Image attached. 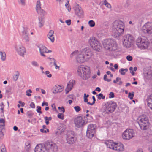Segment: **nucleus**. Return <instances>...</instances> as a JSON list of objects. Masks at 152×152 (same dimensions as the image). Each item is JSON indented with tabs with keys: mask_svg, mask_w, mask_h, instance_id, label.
Listing matches in <instances>:
<instances>
[{
	"mask_svg": "<svg viewBox=\"0 0 152 152\" xmlns=\"http://www.w3.org/2000/svg\"><path fill=\"white\" fill-rule=\"evenodd\" d=\"M77 73L81 78L86 80L90 77V69L88 66L81 65L77 69Z\"/></svg>",
	"mask_w": 152,
	"mask_h": 152,
	"instance_id": "7ed1b4c3",
	"label": "nucleus"
},
{
	"mask_svg": "<svg viewBox=\"0 0 152 152\" xmlns=\"http://www.w3.org/2000/svg\"><path fill=\"white\" fill-rule=\"evenodd\" d=\"M44 147L47 152H56L58 150L56 145L52 142H46L44 144Z\"/></svg>",
	"mask_w": 152,
	"mask_h": 152,
	"instance_id": "1a4fd4ad",
	"label": "nucleus"
},
{
	"mask_svg": "<svg viewBox=\"0 0 152 152\" xmlns=\"http://www.w3.org/2000/svg\"><path fill=\"white\" fill-rule=\"evenodd\" d=\"M58 109L60 110V112L64 113L65 111V109L63 107H58Z\"/></svg>",
	"mask_w": 152,
	"mask_h": 152,
	"instance_id": "8fccbe9b",
	"label": "nucleus"
},
{
	"mask_svg": "<svg viewBox=\"0 0 152 152\" xmlns=\"http://www.w3.org/2000/svg\"><path fill=\"white\" fill-rule=\"evenodd\" d=\"M66 2L65 4V6L66 9L67 10L68 12H70L71 10V8L70 6L69 5V0H66Z\"/></svg>",
	"mask_w": 152,
	"mask_h": 152,
	"instance_id": "c85d7f7f",
	"label": "nucleus"
},
{
	"mask_svg": "<svg viewBox=\"0 0 152 152\" xmlns=\"http://www.w3.org/2000/svg\"><path fill=\"white\" fill-rule=\"evenodd\" d=\"M74 109L76 112H78L81 110L80 107L78 106H75L74 107Z\"/></svg>",
	"mask_w": 152,
	"mask_h": 152,
	"instance_id": "37998d69",
	"label": "nucleus"
},
{
	"mask_svg": "<svg viewBox=\"0 0 152 152\" xmlns=\"http://www.w3.org/2000/svg\"><path fill=\"white\" fill-rule=\"evenodd\" d=\"M31 148V144L28 142H26L25 144V149L24 152H30Z\"/></svg>",
	"mask_w": 152,
	"mask_h": 152,
	"instance_id": "bb28decb",
	"label": "nucleus"
},
{
	"mask_svg": "<svg viewBox=\"0 0 152 152\" xmlns=\"http://www.w3.org/2000/svg\"><path fill=\"white\" fill-rule=\"evenodd\" d=\"M71 20H66L65 22L66 23V24L68 25H70L71 23Z\"/></svg>",
	"mask_w": 152,
	"mask_h": 152,
	"instance_id": "bf43d9fd",
	"label": "nucleus"
},
{
	"mask_svg": "<svg viewBox=\"0 0 152 152\" xmlns=\"http://www.w3.org/2000/svg\"><path fill=\"white\" fill-rule=\"evenodd\" d=\"M83 99L84 100V102H87V104H88V102H88V99H87V98H86L85 97H83Z\"/></svg>",
	"mask_w": 152,
	"mask_h": 152,
	"instance_id": "680f3d73",
	"label": "nucleus"
},
{
	"mask_svg": "<svg viewBox=\"0 0 152 152\" xmlns=\"http://www.w3.org/2000/svg\"><path fill=\"white\" fill-rule=\"evenodd\" d=\"M105 144L107 148L113 150H114L116 143L113 142L112 140H109L107 141Z\"/></svg>",
	"mask_w": 152,
	"mask_h": 152,
	"instance_id": "4be33fe9",
	"label": "nucleus"
},
{
	"mask_svg": "<svg viewBox=\"0 0 152 152\" xmlns=\"http://www.w3.org/2000/svg\"><path fill=\"white\" fill-rule=\"evenodd\" d=\"M37 109L36 110V111L37 112L39 113L40 114H42V112L41 111V107L39 106H37Z\"/></svg>",
	"mask_w": 152,
	"mask_h": 152,
	"instance_id": "09e8293b",
	"label": "nucleus"
},
{
	"mask_svg": "<svg viewBox=\"0 0 152 152\" xmlns=\"http://www.w3.org/2000/svg\"><path fill=\"white\" fill-rule=\"evenodd\" d=\"M32 92V91L31 89L28 90L26 91V95L28 96H31V93Z\"/></svg>",
	"mask_w": 152,
	"mask_h": 152,
	"instance_id": "58836bf2",
	"label": "nucleus"
},
{
	"mask_svg": "<svg viewBox=\"0 0 152 152\" xmlns=\"http://www.w3.org/2000/svg\"><path fill=\"white\" fill-rule=\"evenodd\" d=\"M76 138L75 137L74 132L70 131L66 134V140L67 142L69 144L74 143L76 140Z\"/></svg>",
	"mask_w": 152,
	"mask_h": 152,
	"instance_id": "2eb2a0df",
	"label": "nucleus"
},
{
	"mask_svg": "<svg viewBox=\"0 0 152 152\" xmlns=\"http://www.w3.org/2000/svg\"><path fill=\"white\" fill-rule=\"evenodd\" d=\"M40 132L42 133H47V131L46 130L42 129H40Z\"/></svg>",
	"mask_w": 152,
	"mask_h": 152,
	"instance_id": "69168bd1",
	"label": "nucleus"
},
{
	"mask_svg": "<svg viewBox=\"0 0 152 152\" xmlns=\"http://www.w3.org/2000/svg\"><path fill=\"white\" fill-rule=\"evenodd\" d=\"M109 98H113L114 97L115 95L114 93L112 92H111L109 94Z\"/></svg>",
	"mask_w": 152,
	"mask_h": 152,
	"instance_id": "3c124183",
	"label": "nucleus"
},
{
	"mask_svg": "<svg viewBox=\"0 0 152 152\" xmlns=\"http://www.w3.org/2000/svg\"><path fill=\"white\" fill-rule=\"evenodd\" d=\"M74 9L75 14L79 18H82L83 17L84 13L79 5L77 3H75L74 5Z\"/></svg>",
	"mask_w": 152,
	"mask_h": 152,
	"instance_id": "dca6fc26",
	"label": "nucleus"
},
{
	"mask_svg": "<svg viewBox=\"0 0 152 152\" xmlns=\"http://www.w3.org/2000/svg\"><path fill=\"white\" fill-rule=\"evenodd\" d=\"M44 16V15H41L38 17V25L40 28L42 27L44 24L45 17Z\"/></svg>",
	"mask_w": 152,
	"mask_h": 152,
	"instance_id": "aec40b11",
	"label": "nucleus"
},
{
	"mask_svg": "<svg viewBox=\"0 0 152 152\" xmlns=\"http://www.w3.org/2000/svg\"><path fill=\"white\" fill-rule=\"evenodd\" d=\"M54 31H53L51 30L50 31L47 35V37H50V36L53 35Z\"/></svg>",
	"mask_w": 152,
	"mask_h": 152,
	"instance_id": "79ce46f5",
	"label": "nucleus"
},
{
	"mask_svg": "<svg viewBox=\"0 0 152 152\" xmlns=\"http://www.w3.org/2000/svg\"><path fill=\"white\" fill-rule=\"evenodd\" d=\"M96 96L99 100H100L101 99H104L105 98V96H103V94L102 93H100L99 94H97Z\"/></svg>",
	"mask_w": 152,
	"mask_h": 152,
	"instance_id": "f704fd0d",
	"label": "nucleus"
},
{
	"mask_svg": "<svg viewBox=\"0 0 152 152\" xmlns=\"http://www.w3.org/2000/svg\"><path fill=\"white\" fill-rule=\"evenodd\" d=\"M45 148L42 147V145H37L35 147L34 150L35 152H44Z\"/></svg>",
	"mask_w": 152,
	"mask_h": 152,
	"instance_id": "b1692460",
	"label": "nucleus"
},
{
	"mask_svg": "<svg viewBox=\"0 0 152 152\" xmlns=\"http://www.w3.org/2000/svg\"><path fill=\"white\" fill-rule=\"evenodd\" d=\"M108 3V2L106 0H104L103 1V4L105 5H107V4Z\"/></svg>",
	"mask_w": 152,
	"mask_h": 152,
	"instance_id": "338daca9",
	"label": "nucleus"
},
{
	"mask_svg": "<svg viewBox=\"0 0 152 152\" xmlns=\"http://www.w3.org/2000/svg\"><path fill=\"white\" fill-rule=\"evenodd\" d=\"M5 126V124L0 123V129L3 130Z\"/></svg>",
	"mask_w": 152,
	"mask_h": 152,
	"instance_id": "5fc2aeb1",
	"label": "nucleus"
},
{
	"mask_svg": "<svg viewBox=\"0 0 152 152\" xmlns=\"http://www.w3.org/2000/svg\"><path fill=\"white\" fill-rule=\"evenodd\" d=\"M26 115L28 117L30 118L33 117L34 113L30 112L28 111L26 113Z\"/></svg>",
	"mask_w": 152,
	"mask_h": 152,
	"instance_id": "ea45409f",
	"label": "nucleus"
},
{
	"mask_svg": "<svg viewBox=\"0 0 152 152\" xmlns=\"http://www.w3.org/2000/svg\"><path fill=\"white\" fill-rule=\"evenodd\" d=\"M31 64L33 66L35 67H37L39 66L38 63L35 61H32L31 62Z\"/></svg>",
	"mask_w": 152,
	"mask_h": 152,
	"instance_id": "de8ad7c7",
	"label": "nucleus"
},
{
	"mask_svg": "<svg viewBox=\"0 0 152 152\" xmlns=\"http://www.w3.org/2000/svg\"><path fill=\"white\" fill-rule=\"evenodd\" d=\"M103 45L104 48L110 52L112 53L117 49V45L113 39L104 40Z\"/></svg>",
	"mask_w": 152,
	"mask_h": 152,
	"instance_id": "20e7f679",
	"label": "nucleus"
},
{
	"mask_svg": "<svg viewBox=\"0 0 152 152\" xmlns=\"http://www.w3.org/2000/svg\"><path fill=\"white\" fill-rule=\"evenodd\" d=\"M96 127L95 125L90 124L88 126L87 130L95 132Z\"/></svg>",
	"mask_w": 152,
	"mask_h": 152,
	"instance_id": "cd10ccee",
	"label": "nucleus"
},
{
	"mask_svg": "<svg viewBox=\"0 0 152 152\" xmlns=\"http://www.w3.org/2000/svg\"><path fill=\"white\" fill-rule=\"evenodd\" d=\"M114 150L117 151H122L124 150V146L121 143H116Z\"/></svg>",
	"mask_w": 152,
	"mask_h": 152,
	"instance_id": "412c9836",
	"label": "nucleus"
},
{
	"mask_svg": "<svg viewBox=\"0 0 152 152\" xmlns=\"http://www.w3.org/2000/svg\"><path fill=\"white\" fill-rule=\"evenodd\" d=\"M30 106L31 108H34L35 107V104L33 102H31V103Z\"/></svg>",
	"mask_w": 152,
	"mask_h": 152,
	"instance_id": "4d7b16f0",
	"label": "nucleus"
},
{
	"mask_svg": "<svg viewBox=\"0 0 152 152\" xmlns=\"http://www.w3.org/2000/svg\"><path fill=\"white\" fill-rule=\"evenodd\" d=\"M128 69L126 68L124 69L121 68L119 70V72L120 73L121 75H124L125 74V71L126 72L128 71Z\"/></svg>",
	"mask_w": 152,
	"mask_h": 152,
	"instance_id": "72a5a7b5",
	"label": "nucleus"
},
{
	"mask_svg": "<svg viewBox=\"0 0 152 152\" xmlns=\"http://www.w3.org/2000/svg\"><path fill=\"white\" fill-rule=\"evenodd\" d=\"M52 42H53L55 40L54 36L52 35L50 36V37H48Z\"/></svg>",
	"mask_w": 152,
	"mask_h": 152,
	"instance_id": "c03bdc74",
	"label": "nucleus"
},
{
	"mask_svg": "<svg viewBox=\"0 0 152 152\" xmlns=\"http://www.w3.org/2000/svg\"><path fill=\"white\" fill-rule=\"evenodd\" d=\"M15 48L16 52L19 55L23 57H24L26 51L25 48L21 44L19 43L16 44Z\"/></svg>",
	"mask_w": 152,
	"mask_h": 152,
	"instance_id": "ddd939ff",
	"label": "nucleus"
},
{
	"mask_svg": "<svg viewBox=\"0 0 152 152\" xmlns=\"http://www.w3.org/2000/svg\"><path fill=\"white\" fill-rule=\"evenodd\" d=\"M129 61H131L132 60V57L128 55L127 56L126 58Z\"/></svg>",
	"mask_w": 152,
	"mask_h": 152,
	"instance_id": "603ef678",
	"label": "nucleus"
},
{
	"mask_svg": "<svg viewBox=\"0 0 152 152\" xmlns=\"http://www.w3.org/2000/svg\"><path fill=\"white\" fill-rule=\"evenodd\" d=\"M44 119L45 120V121L46 124L47 125H48L49 124V121L48 120V117L46 116L45 117Z\"/></svg>",
	"mask_w": 152,
	"mask_h": 152,
	"instance_id": "864d4df0",
	"label": "nucleus"
},
{
	"mask_svg": "<svg viewBox=\"0 0 152 152\" xmlns=\"http://www.w3.org/2000/svg\"><path fill=\"white\" fill-rule=\"evenodd\" d=\"M136 44L138 48L141 49L147 48L149 45V42L145 37H138L136 40Z\"/></svg>",
	"mask_w": 152,
	"mask_h": 152,
	"instance_id": "6e6552de",
	"label": "nucleus"
},
{
	"mask_svg": "<svg viewBox=\"0 0 152 152\" xmlns=\"http://www.w3.org/2000/svg\"><path fill=\"white\" fill-rule=\"evenodd\" d=\"M36 10L38 14L40 15H45V12L41 8V3L39 0L37 1L36 5Z\"/></svg>",
	"mask_w": 152,
	"mask_h": 152,
	"instance_id": "f3484780",
	"label": "nucleus"
},
{
	"mask_svg": "<svg viewBox=\"0 0 152 152\" xmlns=\"http://www.w3.org/2000/svg\"><path fill=\"white\" fill-rule=\"evenodd\" d=\"M144 76L145 78L147 80H150L152 79V71L148 70L145 74Z\"/></svg>",
	"mask_w": 152,
	"mask_h": 152,
	"instance_id": "a878e982",
	"label": "nucleus"
},
{
	"mask_svg": "<svg viewBox=\"0 0 152 152\" xmlns=\"http://www.w3.org/2000/svg\"><path fill=\"white\" fill-rule=\"evenodd\" d=\"M16 74L13 76V79L15 81H16L18 79L20 75V73L18 71L16 72Z\"/></svg>",
	"mask_w": 152,
	"mask_h": 152,
	"instance_id": "2f4dec72",
	"label": "nucleus"
},
{
	"mask_svg": "<svg viewBox=\"0 0 152 152\" xmlns=\"http://www.w3.org/2000/svg\"><path fill=\"white\" fill-rule=\"evenodd\" d=\"M39 50L41 55L44 57L45 56V55L44 54L45 53H49L51 52V50H48L46 47L44 46H42L39 47Z\"/></svg>",
	"mask_w": 152,
	"mask_h": 152,
	"instance_id": "6ab92c4d",
	"label": "nucleus"
},
{
	"mask_svg": "<svg viewBox=\"0 0 152 152\" xmlns=\"http://www.w3.org/2000/svg\"><path fill=\"white\" fill-rule=\"evenodd\" d=\"M137 122L140 129L143 130L147 129V126L149 124L148 118L145 115L138 117L137 119Z\"/></svg>",
	"mask_w": 152,
	"mask_h": 152,
	"instance_id": "423d86ee",
	"label": "nucleus"
},
{
	"mask_svg": "<svg viewBox=\"0 0 152 152\" xmlns=\"http://www.w3.org/2000/svg\"><path fill=\"white\" fill-rule=\"evenodd\" d=\"M95 132L92 131L87 130L86 132V136L88 138H91L94 136Z\"/></svg>",
	"mask_w": 152,
	"mask_h": 152,
	"instance_id": "c756f323",
	"label": "nucleus"
},
{
	"mask_svg": "<svg viewBox=\"0 0 152 152\" xmlns=\"http://www.w3.org/2000/svg\"><path fill=\"white\" fill-rule=\"evenodd\" d=\"M88 42L93 49L97 51H100L102 48L101 44L95 37H90L89 39Z\"/></svg>",
	"mask_w": 152,
	"mask_h": 152,
	"instance_id": "0eeeda50",
	"label": "nucleus"
},
{
	"mask_svg": "<svg viewBox=\"0 0 152 152\" xmlns=\"http://www.w3.org/2000/svg\"><path fill=\"white\" fill-rule=\"evenodd\" d=\"M51 107H52L53 110L54 111L56 110V108L55 105L54 104H52L51 105Z\"/></svg>",
	"mask_w": 152,
	"mask_h": 152,
	"instance_id": "e2e57ef3",
	"label": "nucleus"
},
{
	"mask_svg": "<svg viewBox=\"0 0 152 152\" xmlns=\"http://www.w3.org/2000/svg\"><path fill=\"white\" fill-rule=\"evenodd\" d=\"M77 55V61L79 63H81L89 59L92 57L93 54L89 49L86 48L80 52H73L71 54V55Z\"/></svg>",
	"mask_w": 152,
	"mask_h": 152,
	"instance_id": "f257e3e1",
	"label": "nucleus"
},
{
	"mask_svg": "<svg viewBox=\"0 0 152 152\" xmlns=\"http://www.w3.org/2000/svg\"><path fill=\"white\" fill-rule=\"evenodd\" d=\"M134 136V133L132 129H129L125 130L123 133L122 137L125 140H129Z\"/></svg>",
	"mask_w": 152,
	"mask_h": 152,
	"instance_id": "f8f14e48",
	"label": "nucleus"
},
{
	"mask_svg": "<svg viewBox=\"0 0 152 152\" xmlns=\"http://www.w3.org/2000/svg\"><path fill=\"white\" fill-rule=\"evenodd\" d=\"M147 104L150 102H152V94L148 96L147 98Z\"/></svg>",
	"mask_w": 152,
	"mask_h": 152,
	"instance_id": "473e14b6",
	"label": "nucleus"
},
{
	"mask_svg": "<svg viewBox=\"0 0 152 152\" xmlns=\"http://www.w3.org/2000/svg\"><path fill=\"white\" fill-rule=\"evenodd\" d=\"M134 92H132V93L129 92L128 94V97L130 99H132L134 96Z\"/></svg>",
	"mask_w": 152,
	"mask_h": 152,
	"instance_id": "e433bc0d",
	"label": "nucleus"
},
{
	"mask_svg": "<svg viewBox=\"0 0 152 152\" xmlns=\"http://www.w3.org/2000/svg\"><path fill=\"white\" fill-rule=\"evenodd\" d=\"M124 24L120 20L115 21L113 23V33L114 37L118 38L124 31Z\"/></svg>",
	"mask_w": 152,
	"mask_h": 152,
	"instance_id": "f03ea898",
	"label": "nucleus"
},
{
	"mask_svg": "<svg viewBox=\"0 0 152 152\" xmlns=\"http://www.w3.org/2000/svg\"><path fill=\"white\" fill-rule=\"evenodd\" d=\"M28 32V31L26 29H24L22 32V37L26 42H28L29 40Z\"/></svg>",
	"mask_w": 152,
	"mask_h": 152,
	"instance_id": "393cba45",
	"label": "nucleus"
},
{
	"mask_svg": "<svg viewBox=\"0 0 152 152\" xmlns=\"http://www.w3.org/2000/svg\"><path fill=\"white\" fill-rule=\"evenodd\" d=\"M95 90L100 92L101 91V89L99 87H97L96 88Z\"/></svg>",
	"mask_w": 152,
	"mask_h": 152,
	"instance_id": "774afa93",
	"label": "nucleus"
},
{
	"mask_svg": "<svg viewBox=\"0 0 152 152\" xmlns=\"http://www.w3.org/2000/svg\"><path fill=\"white\" fill-rule=\"evenodd\" d=\"M134 41V38L129 34H126L124 38L123 45L126 48H129Z\"/></svg>",
	"mask_w": 152,
	"mask_h": 152,
	"instance_id": "9d476101",
	"label": "nucleus"
},
{
	"mask_svg": "<svg viewBox=\"0 0 152 152\" xmlns=\"http://www.w3.org/2000/svg\"><path fill=\"white\" fill-rule=\"evenodd\" d=\"M142 31L145 34H152V23L148 22L142 27Z\"/></svg>",
	"mask_w": 152,
	"mask_h": 152,
	"instance_id": "4468645a",
	"label": "nucleus"
},
{
	"mask_svg": "<svg viewBox=\"0 0 152 152\" xmlns=\"http://www.w3.org/2000/svg\"><path fill=\"white\" fill-rule=\"evenodd\" d=\"M5 120L3 118L0 119V123L5 124Z\"/></svg>",
	"mask_w": 152,
	"mask_h": 152,
	"instance_id": "052dcab7",
	"label": "nucleus"
},
{
	"mask_svg": "<svg viewBox=\"0 0 152 152\" xmlns=\"http://www.w3.org/2000/svg\"><path fill=\"white\" fill-rule=\"evenodd\" d=\"M41 105L42 106H44L45 105L48 106V103L47 102L44 101L42 103Z\"/></svg>",
	"mask_w": 152,
	"mask_h": 152,
	"instance_id": "13d9d810",
	"label": "nucleus"
},
{
	"mask_svg": "<svg viewBox=\"0 0 152 152\" xmlns=\"http://www.w3.org/2000/svg\"><path fill=\"white\" fill-rule=\"evenodd\" d=\"M92 99H93V102L91 103H90V102H88V104H90V105H92L95 103V102L96 101V99H95L94 96H92Z\"/></svg>",
	"mask_w": 152,
	"mask_h": 152,
	"instance_id": "49530a36",
	"label": "nucleus"
},
{
	"mask_svg": "<svg viewBox=\"0 0 152 152\" xmlns=\"http://www.w3.org/2000/svg\"><path fill=\"white\" fill-rule=\"evenodd\" d=\"M26 0H20L18 1L19 4L22 6H25L26 5Z\"/></svg>",
	"mask_w": 152,
	"mask_h": 152,
	"instance_id": "4c0bfd02",
	"label": "nucleus"
},
{
	"mask_svg": "<svg viewBox=\"0 0 152 152\" xmlns=\"http://www.w3.org/2000/svg\"><path fill=\"white\" fill-rule=\"evenodd\" d=\"M58 118L62 120L64 119V115L63 113H59L57 115Z\"/></svg>",
	"mask_w": 152,
	"mask_h": 152,
	"instance_id": "a19ab883",
	"label": "nucleus"
},
{
	"mask_svg": "<svg viewBox=\"0 0 152 152\" xmlns=\"http://www.w3.org/2000/svg\"><path fill=\"white\" fill-rule=\"evenodd\" d=\"M0 55L1 57V60L2 61H4L6 60V54L5 52L0 51Z\"/></svg>",
	"mask_w": 152,
	"mask_h": 152,
	"instance_id": "7c9ffc66",
	"label": "nucleus"
},
{
	"mask_svg": "<svg viewBox=\"0 0 152 152\" xmlns=\"http://www.w3.org/2000/svg\"><path fill=\"white\" fill-rule=\"evenodd\" d=\"M88 24L91 27H93L95 26V23L93 20H90L89 21Z\"/></svg>",
	"mask_w": 152,
	"mask_h": 152,
	"instance_id": "c9c22d12",
	"label": "nucleus"
},
{
	"mask_svg": "<svg viewBox=\"0 0 152 152\" xmlns=\"http://www.w3.org/2000/svg\"><path fill=\"white\" fill-rule=\"evenodd\" d=\"M3 130L2 129H0V139H1L2 138L4 134L3 132H2Z\"/></svg>",
	"mask_w": 152,
	"mask_h": 152,
	"instance_id": "6e6d98bb",
	"label": "nucleus"
},
{
	"mask_svg": "<svg viewBox=\"0 0 152 152\" xmlns=\"http://www.w3.org/2000/svg\"><path fill=\"white\" fill-rule=\"evenodd\" d=\"M60 4H62L63 3L64 0H56Z\"/></svg>",
	"mask_w": 152,
	"mask_h": 152,
	"instance_id": "0e129e2a",
	"label": "nucleus"
},
{
	"mask_svg": "<svg viewBox=\"0 0 152 152\" xmlns=\"http://www.w3.org/2000/svg\"><path fill=\"white\" fill-rule=\"evenodd\" d=\"M85 119V117L82 116H78L74 120L75 126L78 128L83 126L86 124Z\"/></svg>",
	"mask_w": 152,
	"mask_h": 152,
	"instance_id": "9b49d317",
	"label": "nucleus"
},
{
	"mask_svg": "<svg viewBox=\"0 0 152 152\" xmlns=\"http://www.w3.org/2000/svg\"><path fill=\"white\" fill-rule=\"evenodd\" d=\"M75 81L74 80H70L69 83H67L66 88V93H68L73 87L74 84L75 83Z\"/></svg>",
	"mask_w": 152,
	"mask_h": 152,
	"instance_id": "a211bd4d",
	"label": "nucleus"
},
{
	"mask_svg": "<svg viewBox=\"0 0 152 152\" xmlns=\"http://www.w3.org/2000/svg\"><path fill=\"white\" fill-rule=\"evenodd\" d=\"M1 152H6V150L5 146L2 144L1 146Z\"/></svg>",
	"mask_w": 152,
	"mask_h": 152,
	"instance_id": "a18cd8bd",
	"label": "nucleus"
},
{
	"mask_svg": "<svg viewBox=\"0 0 152 152\" xmlns=\"http://www.w3.org/2000/svg\"><path fill=\"white\" fill-rule=\"evenodd\" d=\"M116 107L117 104L115 102L110 101L102 106L101 111L103 113L109 114L114 112Z\"/></svg>",
	"mask_w": 152,
	"mask_h": 152,
	"instance_id": "39448f33",
	"label": "nucleus"
},
{
	"mask_svg": "<svg viewBox=\"0 0 152 152\" xmlns=\"http://www.w3.org/2000/svg\"><path fill=\"white\" fill-rule=\"evenodd\" d=\"M63 90L62 87L59 85L55 86L53 89V93H57L61 92Z\"/></svg>",
	"mask_w": 152,
	"mask_h": 152,
	"instance_id": "5701e85b",
	"label": "nucleus"
}]
</instances>
